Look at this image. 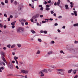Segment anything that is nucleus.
<instances>
[{"instance_id":"nucleus-1","label":"nucleus","mask_w":78,"mask_h":78,"mask_svg":"<svg viewBox=\"0 0 78 78\" xmlns=\"http://www.w3.org/2000/svg\"><path fill=\"white\" fill-rule=\"evenodd\" d=\"M1 55H2V56L1 57V58L5 62L6 64H7V62L6 61L5 58L3 57V56H5V53L3 51H1Z\"/></svg>"},{"instance_id":"nucleus-2","label":"nucleus","mask_w":78,"mask_h":78,"mask_svg":"<svg viewBox=\"0 0 78 78\" xmlns=\"http://www.w3.org/2000/svg\"><path fill=\"white\" fill-rule=\"evenodd\" d=\"M65 71V69H58V74H60L61 75H64V72Z\"/></svg>"},{"instance_id":"nucleus-3","label":"nucleus","mask_w":78,"mask_h":78,"mask_svg":"<svg viewBox=\"0 0 78 78\" xmlns=\"http://www.w3.org/2000/svg\"><path fill=\"white\" fill-rule=\"evenodd\" d=\"M21 72L22 73H24L25 74H28V73L29 71H28V70H27L22 69L21 70Z\"/></svg>"},{"instance_id":"nucleus-4","label":"nucleus","mask_w":78,"mask_h":78,"mask_svg":"<svg viewBox=\"0 0 78 78\" xmlns=\"http://www.w3.org/2000/svg\"><path fill=\"white\" fill-rule=\"evenodd\" d=\"M48 73V71H47V69H45L44 70L40 71L39 72V74H41V73Z\"/></svg>"},{"instance_id":"nucleus-5","label":"nucleus","mask_w":78,"mask_h":78,"mask_svg":"<svg viewBox=\"0 0 78 78\" xmlns=\"http://www.w3.org/2000/svg\"><path fill=\"white\" fill-rule=\"evenodd\" d=\"M74 13H74H71L72 15V16H74V15H75V16H77L76 11H74Z\"/></svg>"},{"instance_id":"nucleus-6","label":"nucleus","mask_w":78,"mask_h":78,"mask_svg":"<svg viewBox=\"0 0 78 78\" xmlns=\"http://www.w3.org/2000/svg\"><path fill=\"white\" fill-rule=\"evenodd\" d=\"M22 21H23V22H26V21L25 19H21L19 20L20 22H22Z\"/></svg>"},{"instance_id":"nucleus-7","label":"nucleus","mask_w":78,"mask_h":78,"mask_svg":"<svg viewBox=\"0 0 78 78\" xmlns=\"http://www.w3.org/2000/svg\"><path fill=\"white\" fill-rule=\"evenodd\" d=\"M65 7L66 8V9H69V6L68 5H65Z\"/></svg>"},{"instance_id":"nucleus-8","label":"nucleus","mask_w":78,"mask_h":78,"mask_svg":"<svg viewBox=\"0 0 78 78\" xmlns=\"http://www.w3.org/2000/svg\"><path fill=\"white\" fill-rule=\"evenodd\" d=\"M2 70H4V67H2L0 68V72H2Z\"/></svg>"},{"instance_id":"nucleus-9","label":"nucleus","mask_w":78,"mask_h":78,"mask_svg":"<svg viewBox=\"0 0 78 78\" xmlns=\"http://www.w3.org/2000/svg\"><path fill=\"white\" fill-rule=\"evenodd\" d=\"M16 22V21H14L13 22L11 23V24L12 25H15V23Z\"/></svg>"},{"instance_id":"nucleus-10","label":"nucleus","mask_w":78,"mask_h":78,"mask_svg":"<svg viewBox=\"0 0 78 78\" xmlns=\"http://www.w3.org/2000/svg\"><path fill=\"white\" fill-rule=\"evenodd\" d=\"M30 31H31V33H33V34H34L36 33V31H35L33 30H30Z\"/></svg>"},{"instance_id":"nucleus-11","label":"nucleus","mask_w":78,"mask_h":78,"mask_svg":"<svg viewBox=\"0 0 78 78\" xmlns=\"http://www.w3.org/2000/svg\"><path fill=\"white\" fill-rule=\"evenodd\" d=\"M52 53H53V52L52 51H49L48 53V55H51V54H52Z\"/></svg>"},{"instance_id":"nucleus-12","label":"nucleus","mask_w":78,"mask_h":78,"mask_svg":"<svg viewBox=\"0 0 78 78\" xmlns=\"http://www.w3.org/2000/svg\"><path fill=\"white\" fill-rule=\"evenodd\" d=\"M40 53H41V51H40L39 50H38L36 54H37V55H39L40 54Z\"/></svg>"},{"instance_id":"nucleus-13","label":"nucleus","mask_w":78,"mask_h":78,"mask_svg":"<svg viewBox=\"0 0 78 78\" xmlns=\"http://www.w3.org/2000/svg\"><path fill=\"white\" fill-rule=\"evenodd\" d=\"M14 59L15 61H16V60H17V59H18V57H17L16 56H15V57H14Z\"/></svg>"},{"instance_id":"nucleus-14","label":"nucleus","mask_w":78,"mask_h":78,"mask_svg":"<svg viewBox=\"0 0 78 78\" xmlns=\"http://www.w3.org/2000/svg\"><path fill=\"white\" fill-rule=\"evenodd\" d=\"M61 1H58L57 3V6L59 5Z\"/></svg>"},{"instance_id":"nucleus-15","label":"nucleus","mask_w":78,"mask_h":78,"mask_svg":"<svg viewBox=\"0 0 78 78\" xmlns=\"http://www.w3.org/2000/svg\"><path fill=\"white\" fill-rule=\"evenodd\" d=\"M17 45L19 48H20V47H21V44H17Z\"/></svg>"},{"instance_id":"nucleus-16","label":"nucleus","mask_w":78,"mask_h":78,"mask_svg":"<svg viewBox=\"0 0 78 78\" xmlns=\"http://www.w3.org/2000/svg\"><path fill=\"white\" fill-rule=\"evenodd\" d=\"M73 26L74 27H78V23L74 24Z\"/></svg>"},{"instance_id":"nucleus-17","label":"nucleus","mask_w":78,"mask_h":78,"mask_svg":"<svg viewBox=\"0 0 78 78\" xmlns=\"http://www.w3.org/2000/svg\"><path fill=\"white\" fill-rule=\"evenodd\" d=\"M20 28H18L17 29V32L18 33H20Z\"/></svg>"},{"instance_id":"nucleus-18","label":"nucleus","mask_w":78,"mask_h":78,"mask_svg":"<svg viewBox=\"0 0 78 78\" xmlns=\"http://www.w3.org/2000/svg\"><path fill=\"white\" fill-rule=\"evenodd\" d=\"M73 72L74 73V74H76V70H75L73 71Z\"/></svg>"},{"instance_id":"nucleus-19","label":"nucleus","mask_w":78,"mask_h":78,"mask_svg":"<svg viewBox=\"0 0 78 78\" xmlns=\"http://www.w3.org/2000/svg\"><path fill=\"white\" fill-rule=\"evenodd\" d=\"M16 46V45L15 44H13V45H12L11 47V48H14Z\"/></svg>"},{"instance_id":"nucleus-20","label":"nucleus","mask_w":78,"mask_h":78,"mask_svg":"<svg viewBox=\"0 0 78 78\" xmlns=\"http://www.w3.org/2000/svg\"><path fill=\"white\" fill-rule=\"evenodd\" d=\"M21 7H20V6H19L18 7V10L20 11V10H21Z\"/></svg>"},{"instance_id":"nucleus-21","label":"nucleus","mask_w":78,"mask_h":78,"mask_svg":"<svg viewBox=\"0 0 78 78\" xmlns=\"http://www.w3.org/2000/svg\"><path fill=\"white\" fill-rule=\"evenodd\" d=\"M35 16L36 18H37V17H39V14H37L36 15H35Z\"/></svg>"},{"instance_id":"nucleus-22","label":"nucleus","mask_w":78,"mask_h":78,"mask_svg":"<svg viewBox=\"0 0 78 78\" xmlns=\"http://www.w3.org/2000/svg\"><path fill=\"white\" fill-rule=\"evenodd\" d=\"M72 72V69H71L69 70L68 71V73H71V72Z\"/></svg>"},{"instance_id":"nucleus-23","label":"nucleus","mask_w":78,"mask_h":78,"mask_svg":"<svg viewBox=\"0 0 78 78\" xmlns=\"http://www.w3.org/2000/svg\"><path fill=\"white\" fill-rule=\"evenodd\" d=\"M38 41H39V42H42V40H41V39L40 38L38 39Z\"/></svg>"},{"instance_id":"nucleus-24","label":"nucleus","mask_w":78,"mask_h":78,"mask_svg":"<svg viewBox=\"0 0 78 78\" xmlns=\"http://www.w3.org/2000/svg\"><path fill=\"white\" fill-rule=\"evenodd\" d=\"M50 9L48 7H47L46 8V10L47 11H48V10H50Z\"/></svg>"},{"instance_id":"nucleus-25","label":"nucleus","mask_w":78,"mask_h":78,"mask_svg":"<svg viewBox=\"0 0 78 78\" xmlns=\"http://www.w3.org/2000/svg\"><path fill=\"white\" fill-rule=\"evenodd\" d=\"M60 53H63V54H64L65 53H64V52H63V51L62 50H61L60 51Z\"/></svg>"},{"instance_id":"nucleus-26","label":"nucleus","mask_w":78,"mask_h":78,"mask_svg":"<svg viewBox=\"0 0 78 78\" xmlns=\"http://www.w3.org/2000/svg\"><path fill=\"white\" fill-rule=\"evenodd\" d=\"M41 74L40 75L41 76H44V74L43 73H41Z\"/></svg>"},{"instance_id":"nucleus-27","label":"nucleus","mask_w":78,"mask_h":78,"mask_svg":"<svg viewBox=\"0 0 78 78\" xmlns=\"http://www.w3.org/2000/svg\"><path fill=\"white\" fill-rule=\"evenodd\" d=\"M78 41H75L74 43L75 44H78Z\"/></svg>"},{"instance_id":"nucleus-28","label":"nucleus","mask_w":78,"mask_h":78,"mask_svg":"<svg viewBox=\"0 0 78 78\" xmlns=\"http://www.w3.org/2000/svg\"><path fill=\"white\" fill-rule=\"evenodd\" d=\"M48 20H51V21H52L53 20V19L52 18H50V19H48Z\"/></svg>"},{"instance_id":"nucleus-29","label":"nucleus","mask_w":78,"mask_h":78,"mask_svg":"<svg viewBox=\"0 0 78 78\" xmlns=\"http://www.w3.org/2000/svg\"><path fill=\"white\" fill-rule=\"evenodd\" d=\"M48 19H45V22H46V23L47 22H48V20H48Z\"/></svg>"},{"instance_id":"nucleus-30","label":"nucleus","mask_w":78,"mask_h":78,"mask_svg":"<svg viewBox=\"0 0 78 78\" xmlns=\"http://www.w3.org/2000/svg\"><path fill=\"white\" fill-rule=\"evenodd\" d=\"M20 30L22 31H24V29H23V28H20Z\"/></svg>"},{"instance_id":"nucleus-31","label":"nucleus","mask_w":78,"mask_h":78,"mask_svg":"<svg viewBox=\"0 0 78 78\" xmlns=\"http://www.w3.org/2000/svg\"><path fill=\"white\" fill-rule=\"evenodd\" d=\"M36 16H34L33 17L32 19H36Z\"/></svg>"},{"instance_id":"nucleus-32","label":"nucleus","mask_w":78,"mask_h":78,"mask_svg":"<svg viewBox=\"0 0 78 78\" xmlns=\"http://www.w3.org/2000/svg\"><path fill=\"white\" fill-rule=\"evenodd\" d=\"M51 44H55V41H51Z\"/></svg>"},{"instance_id":"nucleus-33","label":"nucleus","mask_w":78,"mask_h":78,"mask_svg":"<svg viewBox=\"0 0 78 78\" xmlns=\"http://www.w3.org/2000/svg\"><path fill=\"white\" fill-rule=\"evenodd\" d=\"M43 33H44V34H47V31H46V30H45L44 31Z\"/></svg>"},{"instance_id":"nucleus-34","label":"nucleus","mask_w":78,"mask_h":78,"mask_svg":"<svg viewBox=\"0 0 78 78\" xmlns=\"http://www.w3.org/2000/svg\"><path fill=\"white\" fill-rule=\"evenodd\" d=\"M0 25L1 28H2L3 27V24H2L0 23Z\"/></svg>"},{"instance_id":"nucleus-35","label":"nucleus","mask_w":78,"mask_h":78,"mask_svg":"<svg viewBox=\"0 0 78 78\" xmlns=\"http://www.w3.org/2000/svg\"><path fill=\"white\" fill-rule=\"evenodd\" d=\"M14 4L15 5H17V1L15 2Z\"/></svg>"},{"instance_id":"nucleus-36","label":"nucleus","mask_w":78,"mask_h":78,"mask_svg":"<svg viewBox=\"0 0 78 78\" xmlns=\"http://www.w3.org/2000/svg\"><path fill=\"white\" fill-rule=\"evenodd\" d=\"M7 47H8V48H10V47H11V45L10 44L8 45L7 46Z\"/></svg>"},{"instance_id":"nucleus-37","label":"nucleus","mask_w":78,"mask_h":78,"mask_svg":"<svg viewBox=\"0 0 78 78\" xmlns=\"http://www.w3.org/2000/svg\"><path fill=\"white\" fill-rule=\"evenodd\" d=\"M15 61L16 62V63L17 64V65H19V63H18V61H17V60H15Z\"/></svg>"},{"instance_id":"nucleus-38","label":"nucleus","mask_w":78,"mask_h":78,"mask_svg":"<svg viewBox=\"0 0 78 78\" xmlns=\"http://www.w3.org/2000/svg\"><path fill=\"white\" fill-rule=\"evenodd\" d=\"M48 71H49V72H50L52 71V70L50 69H48Z\"/></svg>"},{"instance_id":"nucleus-39","label":"nucleus","mask_w":78,"mask_h":78,"mask_svg":"<svg viewBox=\"0 0 78 78\" xmlns=\"http://www.w3.org/2000/svg\"><path fill=\"white\" fill-rule=\"evenodd\" d=\"M5 3H8V1L7 0H6L5 2Z\"/></svg>"},{"instance_id":"nucleus-40","label":"nucleus","mask_w":78,"mask_h":78,"mask_svg":"<svg viewBox=\"0 0 78 78\" xmlns=\"http://www.w3.org/2000/svg\"><path fill=\"white\" fill-rule=\"evenodd\" d=\"M4 17H7V15H6V13L4 14Z\"/></svg>"},{"instance_id":"nucleus-41","label":"nucleus","mask_w":78,"mask_h":78,"mask_svg":"<svg viewBox=\"0 0 78 78\" xmlns=\"http://www.w3.org/2000/svg\"><path fill=\"white\" fill-rule=\"evenodd\" d=\"M76 49H72L71 50V51H75Z\"/></svg>"},{"instance_id":"nucleus-42","label":"nucleus","mask_w":78,"mask_h":78,"mask_svg":"<svg viewBox=\"0 0 78 78\" xmlns=\"http://www.w3.org/2000/svg\"><path fill=\"white\" fill-rule=\"evenodd\" d=\"M58 23H55L54 25L55 26H58Z\"/></svg>"},{"instance_id":"nucleus-43","label":"nucleus","mask_w":78,"mask_h":78,"mask_svg":"<svg viewBox=\"0 0 78 78\" xmlns=\"http://www.w3.org/2000/svg\"><path fill=\"white\" fill-rule=\"evenodd\" d=\"M28 24V22H26L25 23V24L26 25H27Z\"/></svg>"},{"instance_id":"nucleus-44","label":"nucleus","mask_w":78,"mask_h":78,"mask_svg":"<svg viewBox=\"0 0 78 78\" xmlns=\"http://www.w3.org/2000/svg\"><path fill=\"white\" fill-rule=\"evenodd\" d=\"M40 17H41V18H42V17H43V15H41L40 16Z\"/></svg>"},{"instance_id":"nucleus-45","label":"nucleus","mask_w":78,"mask_h":78,"mask_svg":"<svg viewBox=\"0 0 78 78\" xmlns=\"http://www.w3.org/2000/svg\"><path fill=\"white\" fill-rule=\"evenodd\" d=\"M21 24L22 25H23V26H24V22H21Z\"/></svg>"},{"instance_id":"nucleus-46","label":"nucleus","mask_w":78,"mask_h":78,"mask_svg":"<svg viewBox=\"0 0 78 78\" xmlns=\"http://www.w3.org/2000/svg\"><path fill=\"white\" fill-rule=\"evenodd\" d=\"M12 17H13V16H12V15H11L9 17V18H10V19H12Z\"/></svg>"},{"instance_id":"nucleus-47","label":"nucleus","mask_w":78,"mask_h":78,"mask_svg":"<svg viewBox=\"0 0 78 78\" xmlns=\"http://www.w3.org/2000/svg\"><path fill=\"white\" fill-rule=\"evenodd\" d=\"M30 20H31V22H33L34 21V20H33V19H31Z\"/></svg>"},{"instance_id":"nucleus-48","label":"nucleus","mask_w":78,"mask_h":78,"mask_svg":"<svg viewBox=\"0 0 78 78\" xmlns=\"http://www.w3.org/2000/svg\"><path fill=\"white\" fill-rule=\"evenodd\" d=\"M46 7H47V8H49V7H50V5H46Z\"/></svg>"},{"instance_id":"nucleus-49","label":"nucleus","mask_w":78,"mask_h":78,"mask_svg":"<svg viewBox=\"0 0 78 78\" xmlns=\"http://www.w3.org/2000/svg\"><path fill=\"white\" fill-rule=\"evenodd\" d=\"M1 4L2 5H5V3H3V2H1Z\"/></svg>"},{"instance_id":"nucleus-50","label":"nucleus","mask_w":78,"mask_h":78,"mask_svg":"<svg viewBox=\"0 0 78 78\" xmlns=\"http://www.w3.org/2000/svg\"><path fill=\"white\" fill-rule=\"evenodd\" d=\"M4 28L5 29L6 28V25L4 26Z\"/></svg>"},{"instance_id":"nucleus-51","label":"nucleus","mask_w":78,"mask_h":78,"mask_svg":"<svg viewBox=\"0 0 78 78\" xmlns=\"http://www.w3.org/2000/svg\"><path fill=\"white\" fill-rule=\"evenodd\" d=\"M42 23H46L45 21H42Z\"/></svg>"},{"instance_id":"nucleus-52","label":"nucleus","mask_w":78,"mask_h":78,"mask_svg":"<svg viewBox=\"0 0 78 78\" xmlns=\"http://www.w3.org/2000/svg\"><path fill=\"white\" fill-rule=\"evenodd\" d=\"M58 19H61V18H62V16H60L58 17Z\"/></svg>"},{"instance_id":"nucleus-53","label":"nucleus","mask_w":78,"mask_h":78,"mask_svg":"<svg viewBox=\"0 0 78 78\" xmlns=\"http://www.w3.org/2000/svg\"><path fill=\"white\" fill-rule=\"evenodd\" d=\"M51 14H53V13H54V12H53V11H51Z\"/></svg>"},{"instance_id":"nucleus-54","label":"nucleus","mask_w":78,"mask_h":78,"mask_svg":"<svg viewBox=\"0 0 78 78\" xmlns=\"http://www.w3.org/2000/svg\"><path fill=\"white\" fill-rule=\"evenodd\" d=\"M43 9L44 8H43V7H41V8L40 10H41V11H43Z\"/></svg>"},{"instance_id":"nucleus-55","label":"nucleus","mask_w":78,"mask_h":78,"mask_svg":"<svg viewBox=\"0 0 78 78\" xmlns=\"http://www.w3.org/2000/svg\"><path fill=\"white\" fill-rule=\"evenodd\" d=\"M39 8H42V5H39Z\"/></svg>"},{"instance_id":"nucleus-56","label":"nucleus","mask_w":78,"mask_h":78,"mask_svg":"<svg viewBox=\"0 0 78 78\" xmlns=\"http://www.w3.org/2000/svg\"><path fill=\"white\" fill-rule=\"evenodd\" d=\"M70 6L71 8H73V5H70Z\"/></svg>"},{"instance_id":"nucleus-57","label":"nucleus","mask_w":78,"mask_h":78,"mask_svg":"<svg viewBox=\"0 0 78 78\" xmlns=\"http://www.w3.org/2000/svg\"><path fill=\"white\" fill-rule=\"evenodd\" d=\"M12 28H15V26L14 25H12Z\"/></svg>"},{"instance_id":"nucleus-58","label":"nucleus","mask_w":78,"mask_h":78,"mask_svg":"<svg viewBox=\"0 0 78 78\" xmlns=\"http://www.w3.org/2000/svg\"><path fill=\"white\" fill-rule=\"evenodd\" d=\"M51 0H49L48 2V3H51Z\"/></svg>"},{"instance_id":"nucleus-59","label":"nucleus","mask_w":78,"mask_h":78,"mask_svg":"<svg viewBox=\"0 0 78 78\" xmlns=\"http://www.w3.org/2000/svg\"><path fill=\"white\" fill-rule=\"evenodd\" d=\"M20 64L21 65L23 64V62H20Z\"/></svg>"},{"instance_id":"nucleus-60","label":"nucleus","mask_w":78,"mask_h":78,"mask_svg":"<svg viewBox=\"0 0 78 78\" xmlns=\"http://www.w3.org/2000/svg\"><path fill=\"white\" fill-rule=\"evenodd\" d=\"M77 77L78 75H76L74 77V78H77Z\"/></svg>"},{"instance_id":"nucleus-61","label":"nucleus","mask_w":78,"mask_h":78,"mask_svg":"<svg viewBox=\"0 0 78 78\" xmlns=\"http://www.w3.org/2000/svg\"><path fill=\"white\" fill-rule=\"evenodd\" d=\"M40 33H44V31H43V30H41L40 31Z\"/></svg>"},{"instance_id":"nucleus-62","label":"nucleus","mask_w":78,"mask_h":78,"mask_svg":"<svg viewBox=\"0 0 78 78\" xmlns=\"http://www.w3.org/2000/svg\"><path fill=\"white\" fill-rule=\"evenodd\" d=\"M54 5L55 6H56V5H57V3L56 2H55V3H54Z\"/></svg>"},{"instance_id":"nucleus-63","label":"nucleus","mask_w":78,"mask_h":78,"mask_svg":"<svg viewBox=\"0 0 78 78\" xmlns=\"http://www.w3.org/2000/svg\"><path fill=\"white\" fill-rule=\"evenodd\" d=\"M70 4L71 5H74V4L72 2H70Z\"/></svg>"},{"instance_id":"nucleus-64","label":"nucleus","mask_w":78,"mask_h":78,"mask_svg":"<svg viewBox=\"0 0 78 78\" xmlns=\"http://www.w3.org/2000/svg\"><path fill=\"white\" fill-rule=\"evenodd\" d=\"M8 21H10V18H8Z\"/></svg>"}]
</instances>
